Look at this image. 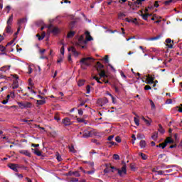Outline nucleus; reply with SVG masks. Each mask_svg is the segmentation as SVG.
<instances>
[{"label": "nucleus", "mask_w": 182, "mask_h": 182, "mask_svg": "<svg viewBox=\"0 0 182 182\" xmlns=\"http://www.w3.org/2000/svg\"><path fill=\"white\" fill-rule=\"evenodd\" d=\"M86 40H85V36H81L78 42L77 43V46H81L82 49L86 48V44L87 43V41H93V38L90 36V33L89 31L85 32Z\"/></svg>", "instance_id": "1"}, {"label": "nucleus", "mask_w": 182, "mask_h": 182, "mask_svg": "<svg viewBox=\"0 0 182 182\" xmlns=\"http://www.w3.org/2000/svg\"><path fill=\"white\" fill-rule=\"evenodd\" d=\"M95 62V60L92 57H86L83 58L80 60L81 69L86 70L89 66L92 65Z\"/></svg>", "instance_id": "2"}, {"label": "nucleus", "mask_w": 182, "mask_h": 182, "mask_svg": "<svg viewBox=\"0 0 182 182\" xmlns=\"http://www.w3.org/2000/svg\"><path fill=\"white\" fill-rule=\"evenodd\" d=\"M12 22H14L13 15L9 16L7 21V26L5 28V33H9V35H12V33H14V31H12Z\"/></svg>", "instance_id": "3"}, {"label": "nucleus", "mask_w": 182, "mask_h": 182, "mask_svg": "<svg viewBox=\"0 0 182 182\" xmlns=\"http://www.w3.org/2000/svg\"><path fill=\"white\" fill-rule=\"evenodd\" d=\"M110 168H111L112 173H114V170L116 171H118V174H119V176H120V177H123V176H126V174H127V169L126 164H124L123 165V166L121 168V169H117V168H114V166H111Z\"/></svg>", "instance_id": "4"}, {"label": "nucleus", "mask_w": 182, "mask_h": 182, "mask_svg": "<svg viewBox=\"0 0 182 182\" xmlns=\"http://www.w3.org/2000/svg\"><path fill=\"white\" fill-rule=\"evenodd\" d=\"M17 105L18 107L23 110V109H31L32 107V102H29L28 101L25 102H17Z\"/></svg>", "instance_id": "5"}, {"label": "nucleus", "mask_w": 182, "mask_h": 182, "mask_svg": "<svg viewBox=\"0 0 182 182\" xmlns=\"http://www.w3.org/2000/svg\"><path fill=\"white\" fill-rule=\"evenodd\" d=\"M81 137H82L83 139H88V137H92V136H93L92 133V130H89V129H84L82 130L81 132H80V135L78 136H81Z\"/></svg>", "instance_id": "6"}, {"label": "nucleus", "mask_w": 182, "mask_h": 182, "mask_svg": "<svg viewBox=\"0 0 182 182\" xmlns=\"http://www.w3.org/2000/svg\"><path fill=\"white\" fill-rule=\"evenodd\" d=\"M8 167H9V168H11V170H13L16 173H18V168H19V164H9L8 165Z\"/></svg>", "instance_id": "7"}, {"label": "nucleus", "mask_w": 182, "mask_h": 182, "mask_svg": "<svg viewBox=\"0 0 182 182\" xmlns=\"http://www.w3.org/2000/svg\"><path fill=\"white\" fill-rule=\"evenodd\" d=\"M166 43L167 48H168L169 49H173L174 42L173 41H171V38H167L166 40Z\"/></svg>", "instance_id": "8"}, {"label": "nucleus", "mask_w": 182, "mask_h": 182, "mask_svg": "<svg viewBox=\"0 0 182 182\" xmlns=\"http://www.w3.org/2000/svg\"><path fill=\"white\" fill-rule=\"evenodd\" d=\"M68 50L69 52H72L73 53L75 58H77V56H79V53L76 51V48H75V47H70L68 48Z\"/></svg>", "instance_id": "9"}, {"label": "nucleus", "mask_w": 182, "mask_h": 182, "mask_svg": "<svg viewBox=\"0 0 182 182\" xmlns=\"http://www.w3.org/2000/svg\"><path fill=\"white\" fill-rule=\"evenodd\" d=\"M19 153H20V154H23L24 156H26L27 157H31V152L28 150H20Z\"/></svg>", "instance_id": "10"}, {"label": "nucleus", "mask_w": 182, "mask_h": 182, "mask_svg": "<svg viewBox=\"0 0 182 182\" xmlns=\"http://www.w3.org/2000/svg\"><path fill=\"white\" fill-rule=\"evenodd\" d=\"M28 22L26 18H21L18 21V28H22V25L26 24Z\"/></svg>", "instance_id": "11"}, {"label": "nucleus", "mask_w": 182, "mask_h": 182, "mask_svg": "<svg viewBox=\"0 0 182 182\" xmlns=\"http://www.w3.org/2000/svg\"><path fill=\"white\" fill-rule=\"evenodd\" d=\"M174 143V140L171 139V137H167L165 141L164 142V144H166V147L167 146V144H171Z\"/></svg>", "instance_id": "12"}, {"label": "nucleus", "mask_w": 182, "mask_h": 182, "mask_svg": "<svg viewBox=\"0 0 182 182\" xmlns=\"http://www.w3.org/2000/svg\"><path fill=\"white\" fill-rule=\"evenodd\" d=\"M97 72H100V70H102V69H103L104 66L102 65V63H100V62H97V65L95 66Z\"/></svg>", "instance_id": "13"}, {"label": "nucleus", "mask_w": 182, "mask_h": 182, "mask_svg": "<svg viewBox=\"0 0 182 182\" xmlns=\"http://www.w3.org/2000/svg\"><path fill=\"white\" fill-rule=\"evenodd\" d=\"M146 83L148 85H151V84L154 83V78H153V77L148 76L146 77Z\"/></svg>", "instance_id": "14"}, {"label": "nucleus", "mask_w": 182, "mask_h": 182, "mask_svg": "<svg viewBox=\"0 0 182 182\" xmlns=\"http://www.w3.org/2000/svg\"><path fill=\"white\" fill-rule=\"evenodd\" d=\"M32 151H33L34 154H36V156H42V152L41 151H39V149H31Z\"/></svg>", "instance_id": "15"}, {"label": "nucleus", "mask_w": 182, "mask_h": 182, "mask_svg": "<svg viewBox=\"0 0 182 182\" xmlns=\"http://www.w3.org/2000/svg\"><path fill=\"white\" fill-rule=\"evenodd\" d=\"M9 69H11V65H5V66L0 68V70L1 72H8V70H9Z\"/></svg>", "instance_id": "16"}, {"label": "nucleus", "mask_w": 182, "mask_h": 182, "mask_svg": "<svg viewBox=\"0 0 182 182\" xmlns=\"http://www.w3.org/2000/svg\"><path fill=\"white\" fill-rule=\"evenodd\" d=\"M99 75L100 78L104 77L105 79H106V77H107L106 73L103 70H101L100 71H99Z\"/></svg>", "instance_id": "17"}, {"label": "nucleus", "mask_w": 182, "mask_h": 182, "mask_svg": "<svg viewBox=\"0 0 182 182\" xmlns=\"http://www.w3.org/2000/svg\"><path fill=\"white\" fill-rule=\"evenodd\" d=\"M58 32H60V30L58 27H53L51 31V33H53V35H58Z\"/></svg>", "instance_id": "18"}, {"label": "nucleus", "mask_w": 182, "mask_h": 182, "mask_svg": "<svg viewBox=\"0 0 182 182\" xmlns=\"http://www.w3.org/2000/svg\"><path fill=\"white\" fill-rule=\"evenodd\" d=\"M69 176H75V177H80V173H79V171H77L74 172L70 171Z\"/></svg>", "instance_id": "19"}, {"label": "nucleus", "mask_w": 182, "mask_h": 182, "mask_svg": "<svg viewBox=\"0 0 182 182\" xmlns=\"http://www.w3.org/2000/svg\"><path fill=\"white\" fill-rule=\"evenodd\" d=\"M63 123L65 124V126H69L70 124V119L65 118L63 119Z\"/></svg>", "instance_id": "20"}, {"label": "nucleus", "mask_w": 182, "mask_h": 182, "mask_svg": "<svg viewBox=\"0 0 182 182\" xmlns=\"http://www.w3.org/2000/svg\"><path fill=\"white\" fill-rule=\"evenodd\" d=\"M6 99L9 100L10 99H15V92H10V94H9L6 96Z\"/></svg>", "instance_id": "21"}, {"label": "nucleus", "mask_w": 182, "mask_h": 182, "mask_svg": "<svg viewBox=\"0 0 182 182\" xmlns=\"http://www.w3.org/2000/svg\"><path fill=\"white\" fill-rule=\"evenodd\" d=\"M36 36L38 37V41H42L43 39H44L45 36H46V33L43 31L41 36H40L39 34H37Z\"/></svg>", "instance_id": "22"}, {"label": "nucleus", "mask_w": 182, "mask_h": 182, "mask_svg": "<svg viewBox=\"0 0 182 182\" xmlns=\"http://www.w3.org/2000/svg\"><path fill=\"white\" fill-rule=\"evenodd\" d=\"M5 50H6V48H5V46H0V55H5Z\"/></svg>", "instance_id": "23"}, {"label": "nucleus", "mask_w": 182, "mask_h": 182, "mask_svg": "<svg viewBox=\"0 0 182 182\" xmlns=\"http://www.w3.org/2000/svg\"><path fill=\"white\" fill-rule=\"evenodd\" d=\"M139 146H140L141 149H144V147H146V141L141 140L139 142Z\"/></svg>", "instance_id": "24"}, {"label": "nucleus", "mask_w": 182, "mask_h": 182, "mask_svg": "<svg viewBox=\"0 0 182 182\" xmlns=\"http://www.w3.org/2000/svg\"><path fill=\"white\" fill-rule=\"evenodd\" d=\"M142 120L147 124L148 126H150L151 124V120H148L144 117H142Z\"/></svg>", "instance_id": "25"}, {"label": "nucleus", "mask_w": 182, "mask_h": 182, "mask_svg": "<svg viewBox=\"0 0 182 182\" xmlns=\"http://www.w3.org/2000/svg\"><path fill=\"white\" fill-rule=\"evenodd\" d=\"M75 31H70L67 35V38H73V36H75Z\"/></svg>", "instance_id": "26"}, {"label": "nucleus", "mask_w": 182, "mask_h": 182, "mask_svg": "<svg viewBox=\"0 0 182 182\" xmlns=\"http://www.w3.org/2000/svg\"><path fill=\"white\" fill-rule=\"evenodd\" d=\"M56 156V159L58 160V161H62V156H60V154H59L58 152H56L55 154Z\"/></svg>", "instance_id": "27"}, {"label": "nucleus", "mask_w": 182, "mask_h": 182, "mask_svg": "<svg viewBox=\"0 0 182 182\" xmlns=\"http://www.w3.org/2000/svg\"><path fill=\"white\" fill-rule=\"evenodd\" d=\"M134 122L136 126H140V119L139 118L134 117Z\"/></svg>", "instance_id": "28"}, {"label": "nucleus", "mask_w": 182, "mask_h": 182, "mask_svg": "<svg viewBox=\"0 0 182 182\" xmlns=\"http://www.w3.org/2000/svg\"><path fill=\"white\" fill-rule=\"evenodd\" d=\"M159 133H161V134H164L165 130L163 129V127H161V124H159Z\"/></svg>", "instance_id": "29"}, {"label": "nucleus", "mask_w": 182, "mask_h": 182, "mask_svg": "<svg viewBox=\"0 0 182 182\" xmlns=\"http://www.w3.org/2000/svg\"><path fill=\"white\" fill-rule=\"evenodd\" d=\"M141 16L142 17V19H144V21H147V18H149V14H141Z\"/></svg>", "instance_id": "30"}, {"label": "nucleus", "mask_w": 182, "mask_h": 182, "mask_svg": "<svg viewBox=\"0 0 182 182\" xmlns=\"http://www.w3.org/2000/svg\"><path fill=\"white\" fill-rule=\"evenodd\" d=\"M159 134H157V132L154 133V134L151 136V139H153V140H157Z\"/></svg>", "instance_id": "31"}, {"label": "nucleus", "mask_w": 182, "mask_h": 182, "mask_svg": "<svg viewBox=\"0 0 182 182\" xmlns=\"http://www.w3.org/2000/svg\"><path fill=\"white\" fill-rule=\"evenodd\" d=\"M139 156H141V157L143 160H147V155H146L143 153H139Z\"/></svg>", "instance_id": "32"}, {"label": "nucleus", "mask_w": 182, "mask_h": 182, "mask_svg": "<svg viewBox=\"0 0 182 182\" xmlns=\"http://www.w3.org/2000/svg\"><path fill=\"white\" fill-rule=\"evenodd\" d=\"M149 102L151 103V109L152 110H154L156 109V105H154V102L151 100Z\"/></svg>", "instance_id": "33"}, {"label": "nucleus", "mask_w": 182, "mask_h": 182, "mask_svg": "<svg viewBox=\"0 0 182 182\" xmlns=\"http://www.w3.org/2000/svg\"><path fill=\"white\" fill-rule=\"evenodd\" d=\"M77 85L78 86H83V85H85V80H79Z\"/></svg>", "instance_id": "34"}, {"label": "nucleus", "mask_w": 182, "mask_h": 182, "mask_svg": "<svg viewBox=\"0 0 182 182\" xmlns=\"http://www.w3.org/2000/svg\"><path fill=\"white\" fill-rule=\"evenodd\" d=\"M156 147H161V149H166V144H164V142H163V143L157 145Z\"/></svg>", "instance_id": "35"}, {"label": "nucleus", "mask_w": 182, "mask_h": 182, "mask_svg": "<svg viewBox=\"0 0 182 182\" xmlns=\"http://www.w3.org/2000/svg\"><path fill=\"white\" fill-rule=\"evenodd\" d=\"M69 150L71 153H76V150L73 146L69 147Z\"/></svg>", "instance_id": "36"}, {"label": "nucleus", "mask_w": 182, "mask_h": 182, "mask_svg": "<svg viewBox=\"0 0 182 182\" xmlns=\"http://www.w3.org/2000/svg\"><path fill=\"white\" fill-rule=\"evenodd\" d=\"M92 79H95L96 81L97 82V83H100V85H102L103 83V82H102V81H100V79L99 77H96V76H94L92 77Z\"/></svg>", "instance_id": "37"}, {"label": "nucleus", "mask_w": 182, "mask_h": 182, "mask_svg": "<svg viewBox=\"0 0 182 182\" xmlns=\"http://www.w3.org/2000/svg\"><path fill=\"white\" fill-rule=\"evenodd\" d=\"M92 79H95L96 81L97 82V83H100V85H102L103 83V82H102V81H100V79L99 77H96V76H94L92 77Z\"/></svg>", "instance_id": "38"}, {"label": "nucleus", "mask_w": 182, "mask_h": 182, "mask_svg": "<svg viewBox=\"0 0 182 182\" xmlns=\"http://www.w3.org/2000/svg\"><path fill=\"white\" fill-rule=\"evenodd\" d=\"M113 159L114 160H120V156L118 154H114Z\"/></svg>", "instance_id": "39"}, {"label": "nucleus", "mask_w": 182, "mask_h": 182, "mask_svg": "<svg viewBox=\"0 0 182 182\" xmlns=\"http://www.w3.org/2000/svg\"><path fill=\"white\" fill-rule=\"evenodd\" d=\"M103 60L105 61V63H109V55H105V57L103 58Z\"/></svg>", "instance_id": "40"}, {"label": "nucleus", "mask_w": 182, "mask_h": 182, "mask_svg": "<svg viewBox=\"0 0 182 182\" xmlns=\"http://www.w3.org/2000/svg\"><path fill=\"white\" fill-rule=\"evenodd\" d=\"M45 100H37V104L38 105H45Z\"/></svg>", "instance_id": "41"}, {"label": "nucleus", "mask_w": 182, "mask_h": 182, "mask_svg": "<svg viewBox=\"0 0 182 182\" xmlns=\"http://www.w3.org/2000/svg\"><path fill=\"white\" fill-rule=\"evenodd\" d=\"M6 11L7 12V14H9V12L11 11V6H7L6 7Z\"/></svg>", "instance_id": "42"}, {"label": "nucleus", "mask_w": 182, "mask_h": 182, "mask_svg": "<svg viewBox=\"0 0 182 182\" xmlns=\"http://www.w3.org/2000/svg\"><path fill=\"white\" fill-rule=\"evenodd\" d=\"M115 141L117 142V143H121L122 142V139H120V136H117L115 138Z\"/></svg>", "instance_id": "43"}, {"label": "nucleus", "mask_w": 182, "mask_h": 182, "mask_svg": "<svg viewBox=\"0 0 182 182\" xmlns=\"http://www.w3.org/2000/svg\"><path fill=\"white\" fill-rule=\"evenodd\" d=\"M146 0H136L137 5H141L143 2H144Z\"/></svg>", "instance_id": "44"}, {"label": "nucleus", "mask_w": 182, "mask_h": 182, "mask_svg": "<svg viewBox=\"0 0 182 182\" xmlns=\"http://www.w3.org/2000/svg\"><path fill=\"white\" fill-rule=\"evenodd\" d=\"M60 53L61 55H65V47H61L60 48Z\"/></svg>", "instance_id": "45"}, {"label": "nucleus", "mask_w": 182, "mask_h": 182, "mask_svg": "<svg viewBox=\"0 0 182 182\" xmlns=\"http://www.w3.org/2000/svg\"><path fill=\"white\" fill-rule=\"evenodd\" d=\"M157 39H159V37H154L148 38L147 41H157Z\"/></svg>", "instance_id": "46"}, {"label": "nucleus", "mask_w": 182, "mask_h": 182, "mask_svg": "<svg viewBox=\"0 0 182 182\" xmlns=\"http://www.w3.org/2000/svg\"><path fill=\"white\" fill-rule=\"evenodd\" d=\"M28 75H31V73H32L33 72L32 68H31V66H28Z\"/></svg>", "instance_id": "47"}, {"label": "nucleus", "mask_w": 182, "mask_h": 182, "mask_svg": "<svg viewBox=\"0 0 182 182\" xmlns=\"http://www.w3.org/2000/svg\"><path fill=\"white\" fill-rule=\"evenodd\" d=\"M171 2H173V0H168V1H166L164 2L165 5H170V4H171Z\"/></svg>", "instance_id": "48"}, {"label": "nucleus", "mask_w": 182, "mask_h": 182, "mask_svg": "<svg viewBox=\"0 0 182 182\" xmlns=\"http://www.w3.org/2000/svg\"><path fill=\"white\" fill-rule=\"evenodd\" d=\"M144 137V135L141 134H137V139H143Z\"/></svg>", "instance_id": "49"}, {"label": "nucleus", "mask_w": 182, "mask_h": 182, "mask_svg": "<svg viewBox=\"0 0 182 182\" xmlns=\"http://www.w3.org/2000/svg\"><path fill=\"white\" fill-rule=\"evenodd\" d=\"M120 75L122 77H123L124 79H127L126 75H124V73H123V71H121Z\"/></svg>", "instance_id": "50"}, {"label": "nucleus", "mask_w": 182, "mask_h": 182, "mask_svg": "<svg viewBox=\"0 0 182 182\" xmlns=\"http://www.w3.org/2000/svg\"><path fill=\"white\" fill-rule=\"evenodd\" d=\"M151 89V87H150V85H146L144 87L145 90H150Z\"/></svg>", "instance_id": "51"}, {"label": "nucleus", "mask_w": 182, "mask_h": 182, "mask_svg": "<svg viewBox=\"0 0 182 182\" xmlns=\"http://www.w3.org/2000/svg\"><path fill=\"white\" fill-rule=\"evenodd\" d=\"M154 6V8H159V6H160V5H159V1H155Z\"/></svg>", "instance_id": "52"}, {"label": "nucleus", "mask_w": 182, "mask_h": 182, "mask_svg": "<svg viewBox=\"0 0 182 182\" xmlns=\"http://www.w3.org/2000/svg\"><path fill=\"white\" fill-rule=\"evenodd\" d=\"M8 102H9V100H7V98H6V100H3L1 102V103H2V105H6V103H8Z\"/></svg>", "instance_id": "53"}, {"label": "nucleus", "mask_w": 182, "mask_h": 182, "mask_svg": "<svg viewBox=\"0 0 182 182\" xmlns=\"http://www.w3.org/2000/svg\"><path fill=\"white\" fill-rule=\"evenodd\" d=\"M18 87H19V85H18L17 83H14V85H13V89H18Z\"/></svg>", "instance_id": "54"}, {"label": "nucleus", "mask_w": 182, "mask_h": 182, "mask_svg": "<svg viewBox=\"0 0 182 182\" xmlns=\"http://www.w3.org/2000/svg\"><path fill=\"white\" fill-rule=\"evenodd\" d=\"M114 137V135H111L108 137L107 140H109V141H110L113 140Z\"/></svg>", "instance_id": "55"}, {"label": "nucleus", "mask_w": 182, "mask_h": 182, "mask_svg": "<svg viewBox=\"0 0 182 182\" xmlns=\"http://www.w3.org/2000/svg\"><path fill=\"white\" fill-rule=\"evenodd\" d=\"M108 144H109V147H112V146H114L116 143H114V141H110V142H108Z\"/></svg>", "instance_id": "56"}, {"label": "nucleus", "mask_w": 182, "mask_h": 182, "mask_svg": "<svg viewBox=\"0 0 182 182\" xmlns=\"http://www.w3.org/2000/svg\"><path fill=\"white\" fill-rule=\"evenodd\" d=\"M79 181V179L76 178H73L70 181V182H77Z\"/></svg>", "instance_id": "57"}, {"label": "nucleus", "mask_w": 182, "mask_h": 182, "mask_svg": "<svg viewBox=\"0 0 182 182\" xmlns=\"http://www.w3.org/2000/svg\"><path fill=\"white\" fill-rule=\"evenodd\" d=\"M124 16H126V15L124 14H123V13H120L119 14V18H124Z\"/></svg>", "instance_id": "58"}, {"label": "nucleus", "mask_w": 182, "mask_h": 182, "mask_svg": "<svg viewBox=\"0 0 182 182\" xmlns=\"http://www.w3.org/2000/svg\"><path fill=\"white\" fill-rule=\"evenodd\" d=\"M132 139H133V140H134V141H132V144H134V141H136V135L133 134V135L132 136Z\"/></svg>", "instance_id": "59"}, {"label": "nucleus", "mask_w": 182, "mask_h": 182, "mask_svg": "<svg viewBox=\"0 0 182 182\" xmlns=\"http://www.w3.org/2000/svg\"><path fill=\"white\" fill-rule=\"evenodd\" d=\"M21 31V27H18L17 29V32L15 33L14 36H16L18 35V33H19V31Z\"/></svg>", "instance_id": "60"}, {"label": "nucleus", "mask_w": 182, "mask_h": 182, "mask_svg": "<svg viewBox=\"0 0 182 182\" xmlns=\"http://www.w3.org/2000/svg\"><path fill=\"white\" fill-rule=\"evenodd\" d=\"M111 99L112 100V103L115 104L116 103V98H114V97H113V95L111 97Z\"/></svg>", "instance_id": "61"}, {"label": "nucleus", "mask_w": 182, "mask_h": 182, "mask_svg": "<svg viewBox=\"0 0 182 182\" xmlns=\"http://www.w3.org/2000/svg\"><path fill=\"white\" fill-rule=\"evenodd\" d=\"M78 114H80V116H82L83 114V111L82 109H78Z\"/></svg>", "instance_id": "62"}, {"label": "nucleus", "mask_w": 182, "mask_h": 182, "mask_svg": "<svg viewBox=\"0 0 182 182\" xmlns=\"http://www.w3.org/2000/svg\"><path fill=\"white\" fill-rule=\"evenodd\" d=\"M132 23H136V24H137V18H134V19H132Z\"/></svg>", "instance_id": "63"}, {"label": "nucleus", "mask_w": 182, "mask_h": 182, "mask_svg": "<svg viewBox=\"0 0 182 182\" xmlns=\"http://www.w3.org/2000/svg\"><path fill=\"white\" fill-rule=\"evenodd\" d=\"M130 168H131V170H134V168H136V167H134V164H131L130 165Z\"/></svg>", "instance_id": "64"}]
</instances>
